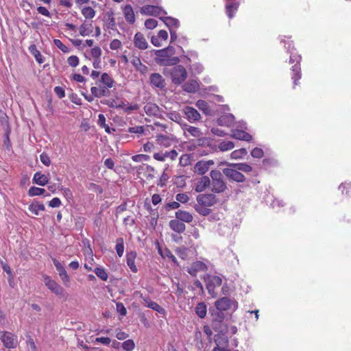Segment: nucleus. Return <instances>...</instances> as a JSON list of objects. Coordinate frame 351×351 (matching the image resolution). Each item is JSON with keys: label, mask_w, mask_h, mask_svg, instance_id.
Wrapping results in <instances>:
<instances>
[{"label": "nucleus", "mask_w": 351, "mask_h": 351, "mask_svg": "<svg viewBox=\"0 0 351 351\" xmlns=\"http://www.w3.org/2000/svg\"><path fill=\"white\" fill-rule=\"evenodd\" d=\"M29 210L34 213L35 215H38V211H44L45 210V205L37 201H34L28 208Z\"/></svg>", "instance_id": "f704fd0d"}, {"label": "nucleus", "mask_w": 351, "mask_h": 351, "mask_svg": "<svg viewBox=\"0 0 351 351\" xmlns=\"http://www.w3.org/2000/svg\"><path fill=\"white\" fill-rule=\"evenodd\" d=\"M54 92L60 99H62L65 96V90L61 86H56L54 88Z\"/></svg>", "instance_id": "338daca9"}, {"label": "nucleus", "mask_w": 351, "mask_h": 351, "mask_svg": "<svg viewBox=\"0 0 351 351\" xmlns=\"http://www.w3.org/2000/svg\"><path fill=\"white\" fill-rule=\"evenodd\" d=\"M210 185V180L209 177L203 176L197 182L195 191L197 193L204 191Z\"/></svg>", "instance_id": "bb28decb"}, {"label": "nucleus", "mask_w": 351, "mask_h": 351, "mask_svg": "<svg viewBox=\"0 0 351 351\" xmlns=\"http://www.w3.org/2000/svg\"><path fill=\"white\" fill-rule=\"evenodd\" d=\"M134 46L139 49H146L148 47V43L141 32H137L134 38Z\"/></svg>", "instance_id": "6ab92c4d"}, {"label": "nucleus", "mask_w": 351, "mask_h": 351, "mask_svg": "<svg viewBox=\"0 0 351 351\" xmlns=\"http://www.w3.org/2000/svg\"><path fill=\"white\" fill-rule=\"evenodd\" d=\"M141 13L143 14L151 15L160 17L161 14H166L167 12L161 7L157 5H147L141 8Z\"/></svg>", "instance_id": "9b49d317"}, {"label": "nucleus", "mask_w": 351, "mask_h": 351, "mask_svg": "<svg viewBox=\"0 0 351 351\" xmlns=\"http://www.w3.org/2000/svg\"><path fill=\"white\" fill-rule=\"evenodd\" d=\"M231 137L247 142H250L252 140V136L250 134L241 130H233Z\"/></svg>", "instance_id": "393cba45"}, {"label": "nucleus", "mask_w": 351, "mask_h": 351, "mask_svg": "<svg viewBox=\"0 0 351 351\" xmlns=\"http://www.w3.org/2000/svg\"><path fill=\"white\" fill-rule=\"evenodd\" d=\"M300 56H291L289 58L290 64L296 62V64L293 66L291 69L293 72L292 79L293 80V84L295 86L298 84V81L301 78V68L300 64Z\"/></svg>", "instance_id": "1a4fd4ad"}, {"label": "nucleus", "mask_w": 351, "mask_h": 351, "mask_svg": "<svg viewBox=\"0 0 351 351\" xmlns=\"http://www.w3.org/2000/svg\"><path fill=\"white\" fill-rule=\"evenodd\" d=\"M184 130L188 131L193 136L199 138L201 136L202 132L199 128L187 125H184Z\"/></svg>", "instance_id": "49530a36"}, {"label": "nucleus", "mask_w": 351, "mask_h": 351, "mask_svg": "<svg viewBox=\"0 0 351 351\" xmlns=\"http://www.w3.org/2000/svg\"><path fill=\"white\" fill-rule=\"evenodd\" d=\"M234 121V117L230 113H228L221 116L217 119V123L220 126L230 127Z\"/></svg>", "instance_id": "5701e85b"}, {"label": "nucleus", "mask_w": 351, "mask_h": 351, "mask_svg": "<svg viewBox=\"0 0 351 351\" xmlns=\"http://www.w3.org/2000/svg\"><path fill=\"white\" fill-rule=\"evenodd\" d=\"M176 218L182 221L183 223H191L193 220V215L185 210H178L175 213Z\"/></svg>", "instance_id": "cd10ccee"}, {"label": "nucleus", "mask_w": 351, "mask_h": 351, "mask_svg": "<svg viewBox=\"0 0 351 351\" xmlns=\"http://www.w3.org/2000/svg\"><path fill=\"white\" fill-rule=\"evenodd\" d=\"M121 46V42L118 39H114L110 44V47L112 50L118 49Z\"/></svg>", "instance_id": "774afa93"}, {"label": "nucleus", "mask_w": 351, "mask_h": 351, "mask_svg": "<svg viewBox=\"0 0 351 351\" xmlns=\"http://www.w3.org/2000/svg\"><path fill=\"white\" fill-rule=\"evenodd\" d=\"M195 312L199 317L204 318L207 312L206 304L204 302H199L195 308Z\"/></svg>", "instance_id": "e433bc0d"}, {"label": "nucleus", "mask_w": 351, "mask_h": 351, "mask_svg": "<svg viewBox=\"0 0 351 351\" xmlns=\"http://www.w3.org/2000/svg\"><path fill=\"white\" fill-rule=\"evenodd\" d=\"M27 194L30 197L43 195L45 197L50 196L49 193H46L45 189L38 188L36 186H31L27 192Z\"/></svg>", "instance_id": "2f4dec72"}, {"label": "nucleus", "mask_w": 351, "mask_h": 351, "mask_svg": "<svg viewBox=\"0 0 351 351\" xmlns=\"http://www.w3.org/2000/svg\"><path fill=\"white\" fill-rule=\"evenodd\" d=\"M234 145L232 141H223L220 143L218 145L219 149L222 152L232 149V148H234Z\"/></svg>", "instance_id": "8fccbe9b"}, {"label": "nucleus", "mask_w": 351, "mask_h": 351, "mask_svg": "<svg viewBox=\"0 0 351 351\" xmlns=\"http://www.w3.org/2000/svg\"><path fill=\"white\" fill-rule=\"evenodd\" d=\"M183 112L186 115V119L191 123L198 121L201 118L200 114L193 107L186 106L183 109Z\"/></svg>", "instance_id": "dca6fc26"}, {"label": "nucleus", "mask_w": 351, "mask_h": 351, "mask_svg": "<svg viewBox=\"0 0 351 351\" xmlns=\"http://www.w3.org/2000/svg\"><path fill=\"white\" fill-rule=\"evenodd\" d=\"M167 117L178 123H181L182 121V116L178 112L173 111L171 112L167 113Z\"/></svg>", "instance_id": "09e8293b"}, {"label": "nucleus", "mask_w": 351, "mask_h": 351, "mask_svg": "<svg viewBox=\"0 0 351 351\" xmlns=\"http://www.w3.org/2000/svg\"><path fill=\"white\" fill-rule=\"evenodd\" d=\"M29 52L34 56L36 60L41 64L45 61L44 58H43L40 52L37 49L36 45L32 44L29 47Z\"/></svg>", "instance_id": "c9c22d12"}, {"label": "nucleus", "mask_w": 351, "mask_h": 351, "mask_svg": "<svg viewBox=\"0 0 351 351\" xmlns=\"http://www.w3.org/2000/svg\"><path fill=\"white\" fill-rule=\"evenodd\" d=\"M115 250L119 257H121L124 252V241L123 239L119 237L116 241Z\"/></svg>", "instance_id": "79ce46f5"}, {"label": "nucleus", "mask_w": 351, "mask_h": 351, "mask_svg": "<svg viewBox=\"0 0 351 351\" xmlns=\"http://www.w3.org/2000/svg\"><path fill=\"white\" fill-rule=\"evenodd\" d=\"M182 88L186 93H194L199 90V85L197 80H189L182 86Z\"/></svg>", "instance_id": "b1692460"}, {"label": "nucleus", "mask_w": 351, "mask_h": 351, "mask_svg": "<svg viewBox=\"0 0 351 351\" xmlns=\"http://www.w3.org/2000/svg\"><path fill=\"white\" fill-rule=\"evenodd\" d=\"M0 339L3 343V346L7 348H14L17 346L16 337L10 332L1 331Z\"/></svg>", "instance_id": "6e6552de"}, {"label": "nucleus", "mask_w": 351, "mask_h": 351, "mask_svg": "<svg viewBox=\"0 0 351 351\" xmlns=\"http://www.w3.org/2000/svg\"><path fill=\"white\" fill-rule=\"evenodd\" d=\"M169 226L172 230L178 234L183 233L186 230L184 223L178 219H171L169 223Z\"/></svg>", "instance_id": "4be33fe9"}, {"label": "nucleus", "mask_w": 351, "mask_h": 351, "mask_svg": "<svg viewBox=\"0 0 351 351\" xmlns=\"http://www.w3.org/2000/svg\"><path fill=\"white\" fill-rule=\"evenodd\" d=\"M82 14L86 19H93L95 15V11L91 7H85L82 10Z\"/></svg>", "instance_id": "3c124183"}, {"label": "nucleus", "mask_w": 351, "mask_h": 351, "mask_svg": "<svg viewBox=\"0 0 351 351\" xmlns=\"http://www.w3.org/2000/svg\"><path fill=\"white\" fill-rule=\"evenodd\" d=\"M158 25L156 20L153 19H147L145 22V26L147 29H152L155 28Z\"/></svg>", "instance_id": "13d9d810"}, {"label": "nucleus", "mask_w": 351, "mask_h": 351, "mask_svg": "<svg viewBox=\"0 0 351 351\" xmlns=\"http://www.w3.org/2000/svg\"><path fill=\"white\" fill-rule=\"evenodd\" d=\"M209 313L211 317V327L215 332H228V324L225 320L231 318L230 313L226 314L214 307L209 308Z\"/></svg>", "instance_id": "f257e3e1"}, {"label": "nucleus", "mask_w": 351, "mask_h": 351, "mask_svg": "<svg viewBox=\"0 0 351 351\" xmlns=\"http://www.w3.org/2000/svg\"><path fill=\"white\" fill-rule=\"evenodd\" d=\"M116 308H117V312L121 315H125L126 313H127V310H126V308L124 306V305L123 304V303L121 302H117V304H116Z\"/></svg>", "instance_id": "69168bd1"}, {"label": "nucleus", "mask_w": 351, "mask_h": 351, "mask_svg": "<svg viewBox=\"0 0 351 351\" xmlns=\"http://www.w3.org/2000/svg\"><path fill=\"white\" fill-rule=\"evenodd\" d=\"M228 3L226 5V14L229 19L234 16V13L238 10L240 0H227Z\"/></svg>", "instance_id": "a211bd4d"}, {"label": "nucleus", "mask_w": 351, "mask_h": 351, "mask_svg": "<svg viewBox=\"0 0 351 351\" xmlns=\"http://www.w3.org/2000/svg\"><path fill=\"white\" fill-rule=\"evenodd\" d=\"M53 43L62 52L69 53L70 51L69 49L66 45H64L59 39H54Z\"/></svg>", "instance_id": "5fc2aeb1"}, {"label": "nucleus", "mask_w": 351, "mask_h": 351, "mask_svg": "<svg viewBox=\"0 0 351 351\" xmlns=\"http://www.w3.org/2000/svg\"><path fill=\"white\" fill-rule=\"evenodd\" d=\"M49 173L45 175L43 174L40 171H38L34 175L32 182L40 186H45L49 182Z\"/></svg>", "instance_id": "412c9836"}, {"label": "nucleus", "mask_w": 351, "mask_h": 351, "mask_svg": "<svg viewBox=\"0 0 351 351\" xmlns=\"http://www.w3.org/2000/svg\"><path fill=\"white\" fill-rule=\"evenodd\" d=\"M206 207L207 206H200L198 204V205H195L194 208L199 215H202V216H208L210 214L211 209Z\"/></svg>", "instance_id": "de8ad7c7"}, {"label": "nucleus", "mask_w": 351, "mask_h": 351, "mask_svg": "<svg viewBox=\"0 0 351 351\" xmlns=\"http://www.w3.org/2000/svg\"><path fill=\"white\" fill-rule=\"evenodd\" d=\"M180 206V203L178 201H176V202H169V203L166 204L164 206V208L167 211H169V210H170L171 209H177Z\"/></svg>", "instance_id": "052dcab7"}, {"label": "nucleus", "mask_w": 351, "mask_h": 351, "mask_svg": "<svg viewBox=\"0 0 351 351\" xmlns=\"http://www.w3.org/2000/svg\"><path fill=\"white\" fill-rule=\"evenodd\" d=\"M44 282L45 285L51 292L57 295H63L64 292V289L55 280L46 276L44 278Z\"/></svg>", "instance_id": "9d476101"}, {"label": "nucleus", "mask_w": 351, "mask_h": 351, "mask_svg": "<svg viewBox=\"0 0 351 351\" xmlns=\"http://www.w3.org/2000/svg\"><path fill=\"white\" fill-rule=\"evenodd\" d=\"M230 167L237 169L239 171H241L245 173L252 171V167L247 163H233L230 165Z\"/></svg>", "instance_id": "58836bf2"}, {"label": "nucleus", "mask_w": 351, "mask_h": 351, "mask_svg": "<svg viewBox=\"0 0 351 351\" xmlns=\"http://www.w3.org/2000/svg\"><path fill=\"white\" fill-rule=\"evenodd\" d=\"M159 19L165 23V24L169 27V29H171L172 27H178L180 25V22L177 19L171 17V16H160Z\"/></svg>", "instance_id": "7c9ffc66"}, {"label": "nucleus", "mask_w": 351, "mask_h": 351, "mask_svg": "<svg viewBox=\"0 0 351 351\" xmlns=\"http://www.w3.org/2000/svg\"><path fill=\"white\" fill-rule=\"evenodd\" d=\"M136 257V252L135 251H130L127 252L126 254V261L127 265L132 271L134 273H136L138 271V269L135 265V258Z\"/></svg>", "instance_id": "a878e982"}, {"label": "nucleus", "mask_w": 351, "mask_h": 351, "mask_svg": "<svg viewBox=\"0 0 351 351\" xmlns=\"http://www.w3.org/2000/svg\"><path fill=\"white\" fill-rule=\"evenodd\" d=\"M207 269L206 265L202 261L193 262L191 267L187 269V271L192 276L195 277L198 271H204Z\"/></svg>", "instance_id": "2eb2a0df"}, {"label": "nucleus", "mask_w": 351, "mask_h": 351, "mask_svg": "<svg viewBox=\"0 0 351 351\" xmlns=\"http://www.w3.org/2000/svg\"><path fill=\"white\" fill-rule=\"evenodd\" d=\"M247 154V152L245 148H241L239 149H237L233 151L230 156L233 159H240L242 158L243 156H245Z\"/></svg>", "instance_id": "a18cd8bd"}, {"label": "nucleus", "mask_w": 351, "mask_h": 351, "mask_svg": "<svg viewBox=\"0 0 351 351\" xmlns=\"http://www.w3.org/2000/svg\"><path fill=\"white\" fill-rule=\"evenodd\" d=\"M144 110L148 116H153L160 119L163 118L162 112L164 111L161 110L156 104L151 102L147 103L144 106Z\"/></svg>", "instance_id": "ddd939ff"}, {"label": "nucleus", "mask_w": 351, "mask_h": 351, "mask_svg": "<svg viewBox=\"0 0 351 351\" xmlns=\"http://www.w3.org/2000/svg\"><path fill=\"white\" fill-rule=\"evenodd\" d=\"M150 53H155V62H156V64H158V62H160V60H165V58L170 57L169 55L168 54V52H167L164 49L159 50L153 49L150 51Z\"/></svg>", "instance_id": "4c0bfd02"}, {"label": "nucleus", "mask_w": 351, "mask_h": 351, "mask_svg": "<svg viewBox=\"0 0 351 351\" xmlns=\"http://www.w3.org/2000/svg\"><path fill=\"white\" fill-rule=\"evenodd\" d=\"M156 141L159 142L160 144H163L165 146L167 147L169 145L168 141L169 137L163 134H158L156 136Z\"/></svg>", "instance_id": "0e129e2a"}, {"label": "nucleus", "mask_w": 351, "mask_h": 351, "mask_svg": "<svg viewBox=\"0 0 351 351\" xmlns=\"http://www.w3.org/2000/svg\"><path fill=\"white\" fill-rule=\"evenodd\" d=\"M210 139L209 138L203 137L199 138L193 141V145L195 147H206L210 146Z\"/></svg>", "instance_id": "37998d69"}, {"label": "nucleus", "mask_w": 351, "mask_h": 351, "mask_svg": "<svg viewBox=\"0 0 351 351\" xmlns=\"http://www.w3.org/2000/svg\"><path fill=\"white\" fill-rule=\"evenodd\" d=\"M163 74L170 77L173 84L176 85L182 84L187 77V72L182 65H177L172 68H165Z\"/></svg>", "instance_id": "f03ea898"}, {"label": "nucleus", "mask_w": 351, "mask_h": 351, "mask_svg": "<svg viewBox=\"0 0 351 351\" xmlns=\"http://www.w3.org/2000/svg\"><path fill=\"white\" fill-rule=\"evenodd\" d=\"M95 274L97 277L101 278L102 280H107L108 278V274L106 271V270L101 267H97L94 269Z\"/></svg>", "instance_id": "c03bdc74"}, {"label": "nucleus", "mask_w": 351, "mask_h": 351, "mask_svg": "<svg viewBox=\"0 0 351 351\" xmlns=\"http://www.w3.org/2000/svg\"><path fill=\"white\" fill-rule=\"evenodd\" d=\"M106 15L108 17V27L114 30V27L116 26L115 19L114 17V12L112 11H109L107 12Z\"/></svg>", "instance_id": "864d4df0"}, {"label": "nucleus", "mask_w": 351, "mask_h": 351, "mask_svg": "<svg viewBox=\"0 0 351 351\" xmlns=\"http://www.w3.org/2000/svg\"><path fill=\"white\" fill-rule=\"evenodd\" d=\"M101 83L104 84V86H106L108 88H112L113 86L114 81L108 73H104L101 75V79L98 80L95 82V84L97 86H99Z\"/></svg>", "instance_id": "c756f323"}, {"label": "nucleus", "mask_w": 351, "mask_h": 351, "mask_svg": "<svg viewBox=\"0 0 351 351\" xmlns=\"http://www.w3.org/2000/svg\"><path fill=\"white\" fill-rule=\"evenodd\" d=\"M251 155L253 158H261L263 156L264 152L262 149L258 147H255L251 152Z\"/></svg>", "instance_id": "bf43d9fd"}, {"label": "nucleus", "mask_w": 351, "mask_h": 351, "mask_svg": "<svg viewBox=\"0 0 351 351\" xmlns=\"http://www.w3.org/2000/svg\"><path fill=\"white\" fill-rule=\"evenodd\" d=\"M150 158L149 156L146 154H137L132 157L133 161L138 162L141 161H147Z\"/></svg>", "instance_id": "4d7b16f0"}, {"label": "nucleus", "mask_w": 351, "mask_h": 351, "mask_svg": "<svg viewBox=\"0 0 351 351\" xmlns=\"http://www.w3.org/2000/svg\"><path fill=\"white\" fill-rule=\"evenodd\" d=\"M149 79L151 84L160 89L164 88L166 86L165 79L158 73H152Z\"/></svg>", "instance_id": "f3484780"}, {"label": "nucleus", "mask_w": 351, "mask_h": 351, "mask_svg": "<svg viewBox=\"0 0 351 351\" xmlns=\"http://www.w3.org/2000/svg\"><path fill=\"white\" fill-rule=\"evenodd\" d=\"M180 60L178 57H169L165 60H160L158 64L160 66H176L180 62Z\"/></svg>", "instance_id": "72a5a7b5"}, {"label": "nucleus", "mask_w": 351, "mask_h": 351, "mask_svg": "<svg viewBox=\"0 0 351 351\" xmlns=\"http://www.w3.org/2000/svg\"><path fill=\"white\" fill-rule=\"evenodd\" d=\"M122 347L125 351H132L134 348L135 344L132 339H128L123 343Z\"/></svg>", "instance_id": "603ef678"}, {"label": "nucleus", "mask_w": 351, "mask_h": 351, "mask_svg": "<svg viewBox=\"0 0 351 351\" xmlns=\"http://www.w3.org/2000/svg\"><path fill=\"white\" fill-rule=\"evenodd\" d=\"M92 23L86 24L84 23L80 26V34L82 36H88L93 32Z\"/></svg>", "instance_id": "a19ab883"}, {"label": "nucleus", "mask_w": 351, "mask_h": 351, "mask_svg": "<svg viewBox=\"0 0 351 351\" xmlns=\"http://www.w3.org/2000/svg\"><path fill=\"white\" fill-rule=\"evenodd\" d=\"M223 173L230 181L236 182H243L245 181V176L237 169L230 167L223 169Z\"/></svg>", "instance_id": "423d86ee"}, {"label": "nucleus", "mask_w": 351, "mask_h": 351, "mask_svg": "<svg viewBox=\"0 0 351 351\" xmlns=\"http://www.w3.org/2000/svg\"><path fill=\"white\" fill-rule=\"evenodd\" d=\"M197 203L203 206H212L216 204L219 199L214 193L199 194L196 197Z\"/></svg>", "instance_id": "0eeeda50"}, {"label": "nucleus", "mask_w": 351, "mask_h": 351, "mask_svg": "<svg viewBox=\"0 0 351 351\" xmlns=\"http://www.w3.org/2000/svg\"><path fill=\"white\" fill-rule=\"evenodd\" d=\"M214 308L226 314L230 313L231 317L232 313L237 309L238 303L234 299L228 297H223L215 302Z\"/></svg>", "instance_id": "7ed1b4c3"}, {"label": "nucleus", "mask_w": 351, "mask_h": 351, "mask_svg": "<svg viewBox=\"0 0 351 351\" xmlns=\"http://www.w3.org/2000/svg\"><path fill=\"white\" fill-rule=\"evenodd\" d=\"M227 332H217V334L215 335L214 341L216 343V347H228V338L226 335Z\"/></svg>", "instance_id": "aec40b11"}, {"label": "nucleus", "mask_w": 351, "mask_h": 351, "mask_svg": "<svg viewBox=\"0 0 351 351\" xmlns=\"http://www.w3.org/2000/svg\"><path fill=\"white\" fill-rule=\"evenodd\" d=\"M196 106L198 107L199 110H201L205 114L209 115L210 114L211 110L208 104V103L202 99H199L196 102Z\"/></svg>", "instance_id": "ea45409f"}, {"label": "nucleus", "mask_w": 351, "mask_h": 351, "mask_svg": "<svg viewBox=\"0 0 351 351\" xmlns=\"http://www.w3.org/2000/svg\"><path fill=\"white\" fill-rule=\"evenodd\" d=\"M212 179L211 191L215 193H223L227 189L226 183L223 180V174L219 170H212L210 173Z\"/></svg>", "instance_id": "20e7f679"}, {"label": "nucleus", "mask_w": 351, "mask_h": 351, "mask_svg": "<svg viewBox=\"0 0 351 351\" xmlns=\"http://www.w3.org/2000/svg\"><path fill=\"white\" fill-rule=\"evenodd\" d=\"M176 199L179 203L181 202V203L184 204V203H186L189 201V197L185 193H178L176 196Z\"/></svg>", "instance_id": "e2e57ef3"}, {"label": "nucleus", "mask_w": 351, "mask_h": 351, "mask_svg": "<svg viewBox=\"0 0 351 351\" xmlns=\"http://www.w3.org/2000/svg\"><path fill=\"white\" fill-rule=\"evenodd\" d=\"M123 12L126 21L130 24H133L135 22V15L132 5H126L123 8Z\"/></svg>", "instance_id": "c85d7f7f"}, {"label": "nucleus", "mask_w": 351, "mask_h": 351, "mask_svg": "<svg viewBox=\"0 0 351 351\" xmlns=\"http://www.w3.org/2000/svg\"><path fill=\"white\" fill-rule=\"evenodd\" d=\"M40 160L41 162L45 166L49 167L51 165V160L49 155L46 152H43L40 155Z\"/></svg>", "instance_id": "6e6d98bb"}, {"label": "nucleus", "mask_w": 351, "mask_h": 351, "mask_svg": "<svg viewBox=\"0 0 351 351\" xmlns=\"http://www.w3.org/2000/svg\"><path fill=\"white\" fill-rule=\"evenodd\" d=\"M208 169L205 160L198 161L194 166V172L201 176L205 174Z\"/></svg>", "instance_id": "473e14b6"}, {"label": "nucleus", "mask_w": 351, "mask_h": 351, "mask_svg": "<svg viewBox=\"0 0 351 351\" xmlns=\"http://www.w3.org/2000/svg\"><path fill=\"white\" fill-rule=\"evenodd\" d=\"M204 279L208 293L212 297H215V289L216 287H220L221 285L222 279L219 276L213 275H206L204 276Z\"/></svg>", "instance_id": "39448f33"}, {"label": "nucleus", "mask_w": 351, "mask_h": 351, "mask_svg": "<svg viewBox=\"0 0 351 351\" xmlns=\"http://www.w3.org/2000/svg\"><path fill=\"white\" fill-rule=\"evenodd\" d=\"M140 298L143 300V304L144 306L153 309L154 311L158 312L160 314H165V309L160 306L156 302L152 301L149 295L144 296L143 294H141Z\"/></svg>", "instance_id": "f8f14e48"}, {"label": "nucleus", "mask_w": 351, "mask_h": 351, "mask_svg": "<svg viewBox=\"0 0 351 351\" xmlns=\"http://www.w3.org/2000/svg\"><path fill=\"white\" fill-rule=\"evenodd\" d=\"M67 62L71 66L75 67L79 64V58L76 56H71L67 59Z\"/></svg>", "instance_id": "680f3d73"}, {"label": "nucleus", "mask_w": 351, "mask_h": 351, "mask_svg": "<svg viewBox=\"0 0 351 351\" xmlns=\"http://www.w3.org/2000/svg\"><path fill=\"white\" fill-rule=\"evenodd\" d=\"M53 263L57 271H58V274L61 280H62L64 285L66 287L69 286V284L70 282V278L67 274V272L65 270L63 265L56 258L53 259Z\"/></svg>", "instance_id": "4468645a"}]
</instances>
